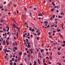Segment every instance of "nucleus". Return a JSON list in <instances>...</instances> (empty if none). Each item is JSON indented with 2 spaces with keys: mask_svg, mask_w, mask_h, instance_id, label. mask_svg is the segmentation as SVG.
I'll return each instance as SVG.
<instances>
[{
  "mask_svg": "<svg viewBox=\"0 0 65 65\" xmlns=\"http://www.w3.org/2000/svg\"><path fill=\"white\" fill-rule=\"evenodd\" d=\"M12 26L14 28H15L17 27L16 26V25H15L14 23H13L12 24Z\"/></svg>",
  "mask_w": 65,
  "mask_h": 65,
  "instance_id": "f257e3e1",
  "label": "nucleus"
},
{
  "mask_svg": "<svg viewBox=\"0 0 65 65\" xmlns=\"http://www.w3.org/2000/svg\"><path fill=\"white\" fill-rule=\"evenodd\" d=\"M27 47L28 48H30V47H31V45H30V44H29V45H28Z\"/></svg>",
  "mask_w": 65,
  "mask_h": 65,
  "instance_id": "f03ea898",
  "label": "nucleus"
},
{
  "mask_svg": "<svg viewBox=\"0 0 65 65\" xmlns=\"http://www.w3.org/2000/svg\"><path fill=\"white\" fill-rule=\"evenodd\" d=\"M4 22V20L2 19L1 20V22L0 21V23H3Z\"/></svg>",
  "mask_w": 65,
  "mask_h": 65,
  "instance_id": "7ed1b4c3",
  "label": "nucleus"
},
{
  "mask_svg": "<svg viewBox=\"0 0 65 65\" xmlns=\"http://www.w3.org/2000/svg\"><path fill=\"white\" fill-rule=\"evenodd\" d=\"M11 34L12 36H14V35H15L16 34V33H12Z\"/></svg>",
  "mask_w": 65,
  "mask_h": 65,
  "instance_id": "20e7f679",
  "label": "nucleus"
},
{
  "mask_svg": "<svg viewBox=\"0 0 65 65\" xmlns=\"http://www.w3.org/2000/svg\"><path fill=\"white\" fill-rule=\"evenodd\" d=\"M26 42H29V39H26Z\"/></svg>",
  "mask_w": 65,
  "mask_h": 65,
  "instance_id": "39448f33",
  "label": "nucleus"
},
{
  "mask_svg": "<svg viewBox=\"0 0 65 65\" xmlns=\"http://www.w3.org/2000/svg\"><path fill=\"white\" fill-rule=\"evenodd\" d=\"M25 35H27V34H26V33H25V34L23 35V37H25L26 36Z\"/></svg>",
  "mask_w": 65,
  "mask_h": 65,
  "instance_id": "423d86ee",
  "label": "nucleus"
},
{
  "mask_svg": "<svg viewBox=\"0 0 65 65\" xmlns=\"http://www.w3.org/2000/svg\"><path fill=\"white\" fill-rule=\"evenodd\" d=\"M38 16H43V15H42V14H39Z\"/></svg>",
  "mask_w": 65,
  "mask_h": 65,
  "instance_id": "0eeeda50",
  "label": "nucleus"
},
{
  "mask_svg": "<svg viewBox=\"0 0 65 65\" xmlns=\"http://www.w3.org/2000/svg\"><path fill=\"white\" fill-rule=\"evenodd\" d=\"M36 64V61H34V65H37Z\"/></svg>",
  "mask_w": 65,
  "mask_h": 65,
  "instance_id": "6e6552de",
  "label": "nucleus"
},
{
  "mask_svg": "<svg viewBox=\"0 0 65 65\" xmlns=\"http://www.w3.org/2000/svg\"><path fill=\"white\" fill-rule=\"evenodd\" d=\"M29 30V31H32V27H30Z\"/></svg>",
  "mask_w": 65,
  "mask_h": 65,
  "instance_id": "1a4fd4ad",
  "label": "nucleus"
},
{
  "mask_svg": "<svg viewBox=\"0 0 65 65\" xmlns=\"http://www.w3.org/2000/svg\"><path fill=\"white\" fill-rule=\"evenodd\" d=\"M19 54L20 56H21V55H22V52H20L19 53Z\"/></svg>",
  "mask_w": 65,
  "mask_h": 65,
  "instance_id": "9d476101",
  "label": "nucleus"
},
{
  "mask_svg": "<svg viewBox=\"0 0 65 65\" xmlns=\"http://www.w3.org/2000/svg\"><path fill=\"white\" fill-rule=\"evenodd\" d=\"M57 54H58V55H61V53L58 52Z\"/></svg>",
  "mask_w": 65,
  "mask_h": 65,
  "instance_id": "9b49d317",
  "label": "nucleus"
},
{
  "mask_svg": "<svg viewBox=\"0 0 65 65\" xmlns=\"http://www.w3.org/2000/svg\"><path fill=\"white\" fill-rule=\"evenodd\" d=\"M16 27V29H18V30H19V29H20V27Z\"/></svg>",
  "mask_w": 65,
  "mask_h": 65,
  "instance_id": "f8f14e48",
  "label": "nucleus"
},
{
  "mask_svg": "<svg viewBox=\"0 0 65 65\" xmlns=\"http://www.w3.org/2000/svg\"><path fill=\"white\" fill-rule=\"evenodd\" d=\"M54 7L55 8H59V7H58V6H55Z\"/></svg>",
  "mask_w": 65,
  "mask_h": 65,
  "instance_id": "ddd939ff",
  "label": "nucleus"
},
{
  "mask_svg": "<svg viewBox=\"0 0 65 65\" xmlns=\"http://www.w3.org/2000/svg\"><path fill=\"white\" fill-rule=\"evenodd\" d=\"M14 58H13L12 59V61H14Z\"/></svg>",
  "mask_w": 65,
  "mask_h": 65,
  "instance_id": "4468645a",
  "label": "nucleus"
},
{
  "mask_svg": "<svg viewBox=\"0 0 65 65\" xmlns=\"http://www.w3.org/2000/svg\"><path fill=\"white\" fill-rule=\"evenodd\" d=\"M41 53H43V51H44L42 49L41 50Z\"/></svg>",
  "mask_w": 65,
  "mask_h": 65,
  "instance_id": "2eb2a0df",
  "label": "nucleus"
},
{
  "mask_svg": "<svg viewBox=\"0 0 65 65\" xmlns=\"http://www.w3.org/2000/svg\"><path fill=\"white\" fill-rule=\"evenodd\" d=\"M9 27H8V29L7 30V32H8L9 31Z\"/></svg>",
  "mask_w": 65,
  "mask_h": 65,
  "instance_id": "dca6fc26",
  "label": "nucleus"
},
{
  "mask_svg": "<svg viewBox=\"0 0 65 65\" xmlns=\"http://www.w3.org/2000/svg\"><path fill=\"white\" fill-rule=\"evenodd\" d=\"M3 30L4 31H5V32L6 31V30H5V28H3Z\"/></svg>",
  "mask_w": 65,
  "mask_h": 65,
  "instance_id": "f3484780",
  "label": "nucleus"
},
{
  "mask_svg": "<svg viewBox=\"0 0 65 65\" xmlns=\"http://www.w3.org/2000/svg\"><path fill=\"white\" fill-rule=\"evenodd\" d=\"M3 42L4 45H5V40H4Z\"/></svg>",
  "mask_w": 65,
  "mask_h": 65,
  "instance_id": "a211bd4d",
  "label": "nucleus"
},
{
  "mask_svg": "<svg viewBox=\"0 0 65 65\" xmlns=\"http://www.w3.org/2000/svg\"><path fill=\"white\" fill-rule=\"evenodd\" d=\"M43 63H45L44 62H45V59H43Z\"/></svg>",
  "mask_w": 65,
  "mask_h": 65,
  "instance_id": "6ab92c4d",
  "label": "nucleus"
},
{
  "mask_svg": "<svg viewBox=\"0 0 65 65\" xmlns=\"http://www.w3.org/2000/svg\"><path fill=\"white\" fill-rule=\"evenodd\" d=\"M45 23V24H48V22H47V21H45L44 22V23Z\"/></svg>",
  "mask_w": 65,
  "mask_h": 65,
  "instance_id": "aec40b11",
  "label": "nucleus"
},
{
  "mask_svg": "<svg viewBox=\"0 0 65 65\" xmlns=\"http://www.w3.org/2000/svg\"><path fill=\"white\" fill-rule=\"evenodd\" d=\"M51 10L52 11H53L54 10V9H51Z\"/></svg>",
  "mask_w": 65,
  "mask_h": 65,
  "instance_id": "412c9836",
  "label": "nucleus"
},
{
  "mask_svg": "<svg viewBox=\"0 0 65 65\" xmlns=\"http://www.w3.org/2000/svg\"><path fill=\"white\" fill-rule=\"evenodd\" d=\"M57 32H60L61 31V30H60L59 29L57 30Z\"/></svg>",
  "mask_w": 65,
  "mask_h": 65,
  "instance_id": "4be33fe9",
  "label": "nucleus"
},
{
  "mask_svg": "<svg viewBox=\"0 0 65 65\" xmlns=\"http://www.w3.org/2000/svg\"><path fill=\"white\" fill-rule=\"evenodd\" d=\"M60 14L61 15L62 14L63 15H64V13H63V12H62V13H61Z\"/></svg>",
  "mask_w": 65,
  "mask_h": 65,
  "instance_id": "5701e85b",
  "label": "nucleus"
},
{
  "mask_svg": "<svg viewBox=\"0 0 65 65\" xmlns=\"http://www.w3.org/2000/svg\"><path fill=\"white\" fill-rule=\"evenodd\" d=\"M31 15H32V13L30 12L29 13V16H31Z\"/></svg>",
  "mask_w": 65,
  "mask_h": 65,
  "instance_id": "b1692460",
  "label": "nucleus"
},
{
  "mask_svg": "<svg viewBox=\"0 0 65 65\" xmlns=\"http://www.w3.org/2000/svg\"><path fill=\"white\" fill-rule=\"evenodd\" d=\"M3 6H0V8H3Z\"/></svg>",
  "mask_w": 65,
  "mask_h": 65,
  "instance_id": "393cba45",
  "label": "nucleus"
},
{
  "mask_svg": "<svg viewBox=\"0 0 65 65\" xmlns=\"http://www.w3.org/2000/svg\"><path fill=\"white\" fill-rule=\"evenodd\" d=\"M34 10H36L37 9H36V8H34Z\"/></svg>",
  "mask_w": 65,
  "mask_h": 65,
  "instance_id": "a878e982",
  "label": "nucleus"
},
{
  "mask_svg": "<svg viewBox=\"0 0 65 65\" xmlns=\"http://www.w3.org/2000/svg\"><path fill=\"white\" fill-rule=\"evenodd\" d=\"M8 6H10V3H9V4H8Z\"/></svg>",
  "mask_w": 65,
  "mask_h": 65,
  "instance_id": "bb28decb",
  "label": "nucleus"
},
{
  "mask_svg": "<svg viewBox=\"0 0 65 65\" xmlns=\"http://www.w3.org/2000/svg\"><path fill=\"white\" fill-rule=\"evenodd\" d=\"M7 11V9H5V12H6V11Z\"/></svg>",
  "mask_w": 65,
  "mask_h": 65,
  "instance_id": "cd10ccee",
  "label": "nucleus"
},
{
  "mask_svg": "<svg viewBox=\"0 0 65 65\" xmlns=\"http://www.w3.org/2000/svg\"><path fill=\"white\" fill-rule=\"evenodd\" d=\"M6 2H5L3 3L4 4H6Z\"/></svg>",
  "mask_w": 65,
  "mask_h": 65,
  "instance_id": "c85d7f7f",
  "label": "nucleus"
},
{
  "mask_svg": "<svg viewBox=\"0 0 65 65\" xmlns=\"http://www.w3.org/2000/svg\"><path fill=\"white\" fill-rule=\"evenodd\" d=\"M24 10L25 11H27V9L26 8L24 9Z\"/></svg>",
  "mask_w": 65,
  "mask_h": 65,
  "instance_id": "c756f323",
  "label": "nucleus"
},
{
  "mask_svg": "<svg viewBox=\"0 0 65 65\" xmlns=\"http://www.w3.org/2000/svg\"><path fill=\"white\" fill-rule=\"evenodd\" d=\"M39 32V30H37L36 31V33H38Z\"/></svg>",
  "mask_w": 65,
  "mask_h": 65,
  "instance_id": "7c9ffc66",
  "label": "nucleus"
},
{
  "mask_svg": "<svg viewBox=\"0 0 65 65\" xmlns=\"http://www.w3.org/2000/svg\"><path fill=\"white\" fill-rule=\"evenodd\" d=\"M25 25H28V24H27V23H26V22H25Z\"/></svg>",
  "mask_w": 65,
  "mask_h": 65,
  "instance_id": "2f4dec72",
  "label": "nucleus"
},
{
  "mask_svg": "<svg viewBox=\"0 0 65 65\" xmlns=\"http://www.w3.org/2000/svg\"><path fill=\"white\" fill-rule=\"evenodd\" d=\"M33 31H35V30H34V29H32V32H34Z\"/></svg>",
  "mask_w": 65,
  "mask_h": 65,
  "instance_id": "473e14b6",
  "label": "nucleus"
},
{
  "mask_svg": "<svg viewBox=\"0 0 65 65\" xmlns=\"http://www.w3.org/2000/svg\"><path fill=\"white\" fill-rule=\"evenodd\" d=\"M49 38H51L52 37V36H49Z\"/></svg>",
  "mask_w": 65,
  "mask_h": 65,
  "instance_id": "72a5a7b5",
  "label": "nucleus"
},
{
  "mask_svg": "<svg viewBox=\"0 0 65 65\" xmlns=\"http://www.w3.org/2000/svg\"><path fill=\"white\" fill-rule=\"evenodd\" d=\"M28 35L27 36H30V34L29 33V32L28 33Z\"/></svg>",
  "mask_w": 65,
  "mask_h": 65,
  "instance_id": "f704fd0d",
  "label": "nucleus"
},
{
  "mask_svg": "<svg viewBox=\"0 0 65 65\" xmlns=\"http://www.w3.org/2000/svg\"><path fill=\"white\" fill-rule=\"evenodd\" d=\"M37 40H39V37H37Z\"/></svg>",
  "mask_w": 65,
  "mask_h": 65,
  "instance_id": "c9c22d12",
  "label": "nucleus"
},
{
  "mask_svg": "<svg viewBox=\"0 0 65 65\" xmlns=\"http://www.w3.org/2000/svg\"><path fill=\"white\" fill-rule=\"evenodd\" d=\"M55 17V15H53V19H54Z\"/></svg>",
  "mask_w": 65,
  "mask_h": 65,
  "instance_id": "e433bc0d",
  "label": "nucleus"
},
{
  "mask_svg": "<svg viewBox=\"0 0 65 65\" xmlns=\"http://www.w3.org/2000/svg\"><path fill=\"white\" fill-rule=\"evenodd\" d=\"M40 32H39L38 33V35H40Z\"/></svg>",
  "mask_w": 65,
  "mask_h": 65,
  "instance_id": "4c0bfd02",
  "label": "nucleus"
},
{
  "mask_svg": "<svg viewBox=\"0 0 65 65\" xmlns=\"http://www.w3.org/2000/svg\"><path fill=\"white\" fill-rule=\"evenodd\" d=\"M24 61L26 62L27 61V59H26V58H25L24 59Z\"/></svg>",
  "mask_w": 65,
  "mask_h": 65,
  "instance_id": "58836bf2",
  "label": "nucleus"
},
{
  "mask_svg": "<svg viewBox=\"0 0 65 65\" xmlns=\"http://www.w3.org/2000/svg\"><path fill=\"white\" fill-rule=\"evenodd\" d=\"M48 34H49V35H50V34H51V33L50 32H48Z\"/></svg>",
  "mask_w": 65,
  "mask_h": 65,
  "instance_id": "ea45409f",
  "label": "nucleus"
},
{
  "mask_svg": "<svg viewBox=\"0 0 65 65\" xmlns=\"http://www.w3.org/2000/svg\"><path fill=\"white\" fill-rule=\"evenodd\" d=\"M27 43V44L28 45L30 44V43H29V42H27V43Z\"/></svg>",
  "mask_w": 65,
  "mask_h": 65,
  "instance_id": "a19ab883",
  "label": "nucleus"
},
{
  "mask_svg": "<svg viewBox=\"0 0 65 65\" xmlns=\"http://www.w3.org/2000/svg\"><path fill=\"white\" fill-rule=\"evenodd\" d=\"M43 64L44 65H46V63H44Z\"/></svg>",
  "mask_w": 65,
  "mask_h": 65,
  "instance_id": "79ce46f5",
  "label": "nucleus"
},
{
  "mask_svg": "<svg viewBox=\"0 0 65 65\" xmlns=\"http://www.w3.org/2000/svg\"><path fill=\"white\" fill-rule=\"evenodd\" d=\"M14 6V7H16V6H17V5H13Z\"/></svg>",
  "mask_w": 65,
  "mask_h": 65,
  "instance_id": "37998d69",
  "label": "nucleus"
},
{
  "mask_svg": "<svg viewBox=\"0 0 65 65\" xmlns=\"http://www.w3.org/2000/svg\"><path fill=\"white\" fill-rule=\"evenodd\" d=\"M14 62H17V60H15L14 61Z\"/></svg>",
  "mask_w": 65,
  "mask_h": 65,
  "instance_id": "c03bdc74",
  "label": "nucleus"
},
{
  "mask_svg": "<svg viewBox=\"0 0 65 65\" xmlns=\"http://www.w3.org/2000/svg\"><path fill=\"white\" fill-rule=\"evenodd\" d=\"M14 49L17 50L18 49V48H17V47H15V48H14Z\"/></svg>",
  "mask_w": 65,
  "mask_h": 65,
  "instance_id": "a18cd8bd",
  "label": "nucleus"
},
{
  "mask_svg": "<svg viewBox=\"0 0 65 65\" xmlns=\"http://www.w3.org/2000/svg\"><path fill=\"white\" fill-rule=\"evenodd\" d=\"M63 43H64V44H65V41H63Z\"/></svg>",
  "mask_w": 65,
  "mask_h": 65,
  "instance_id": "49530a36",
  "label": "nucleus"
},
{
  "mask_svg": "<svg viewBox=\"0 0 65 65\" xmlns=\"http://www.w3.org/2000/svg\"><path fill=\"white\" fill-rule=\"evenodd\" d=\"M9 44V43H8V42H7V45H8V44Z\"/></svg>",
  "mask_w": 65,
  "mask_h": 65,
  "instance_id": "de8ad7c7",
  "label": "nucleus"
},
{
  "mask_svg": "<svg viewBox=\"0 0 65 65\" xmlns=\"http://www.w3.org/2000/svg\"><path fill=\"white\" fill-rule=\"evenodd\" d=\"M10 64L11 65H12V62H11L10 63Z\"/></svg>",
  "mask_w": 65,
  "mask_h": 65,
  "instance_id": "09e8293b",
  "label": "nucleus"
},
{
  "mask_svg": "<svg viewBox=\"0 0 65 65\" xmlns=\"http://www.w3.org/2000/svg\"><path fill=\"white\" fill-rule=\"evenodd\" d=\"M13 52H15V50H13Z\"/></svg>",
  "mask_w": 65,
  "mask_h": 65,
  "instance_id": "8fccbe9b",
  "label": "nucleus"
},
{
  "mask_svg": "<svg viewBox=\"0 0 65 65\" xmlns=\"http://www.w3.org/2000/svg\"><path fill=\"white\" fill-rule=\"evenodd\" d=\"M51 62L50 61H49V64H51Z\"/></svg>",
  "mask_w": 65,
  "mask_h": 65,
  "instance_id": "3c124183",
  "label": "nucleus"
},
{
  "mask_svg": "<svg viewBox=\"0 0 65 65\" xmlns=\"http://www.w3.org/2000/svg\"><path fill=\"white\" fill-rule=\"evenodd\" d=\"M47 28H49V27H50V25H48V26H47Z\"/></svg>",
  "mask_w": 65,
  "mask_h": 65,
  "instance_id": "603ef678",
  "label": "nucleus"
},
{
  "mask_svg": "<svg viewBox=\"0 0 65 65\" xmlns=\"http://www.w3.org/2000/svg\"><path fill=\"white\" fill-rule=\"evenodd\" d=\"M10 38L9 37H8L7 38V40L8 39H9Z\"/></svg>",
  "mask_w": 65,
  "mask_h": 65,
  "instance_id": "864d4df0",
  "label": "nucleus"
},
{
  "mask_svg": "<svg viewBox=\"0 0 65 65\" xmlns=\"http://www.w3.org/2000/svg\"><path fill=\"white\" fill-rule=\"evenodd\" d=\"M5 58L6 59H7V56H5Z\"/></svg>",
  "mask_w": 65,
  "mask_h": 65,
  "instance_id": "5fc2aeb1",
  "label": "nucleus"
},
{
  "mask_svg": "<svg viewBox=\"0 0 65 65\" xmlns=\"http://www.w3.org/2000/svg\"><path fill=\"white\" fill-rule=\"evenodd\" d=\"M26 53H25L24 54V56H26Z\"/></svg>",
  "mask_w": 65,
  "mask_h": 65,
  "instance_id": "6e6d98bb",
  "label": "nucleus"
},
{
  "mask_svg": "<svg viewBox=\"0 0 65 65\" xmlns=\"http://www.w3.org/2000/svg\"><path fill=\"white\" fill-rule=\"evenodd\" d=\"M14 32L15 33V32H16V30H14Z\"/></svg>",
  "mask_w": 65,
  "mask_h": 65,
  "instance_id": "4d7b16f0",
  "label": "nucleus"
},
{
  "mask_svg": "<svg viewBox=\"0 0 65 65\" xmlns=\"http://www.w3.org/2000/svg\"><path fill=\"white\" fill-rule=\"evenodd\" d=\"M9 32H8L7 33V35H8L9 34Z\"/></svg>",
  "mask_w": 65,
  "mask_h": 65,
  "instance_id": "13d9d810",
  "label": "nucleus"
},
{
  "mask_svg": "<svg viewBox=\"0 0 65 65\" xmlns=\"http://www.w3.org/2000/svg\"><path fill=\"white\" fill-rule=\"evenodd\" d=\"M14 39L15 40L16 39V37H14Z\"/></svg>",
  "mask_w": 65,
  "mask_h": 65,
  "instance_id": "bf43d9fd",
  "label": "nucleus"
},
{
  "mask_svg": "<svg viewBox=\"0 0 65 65\" xmlns=\"http://www.w3.org/2000/svg\"><path fill=\"white\" fill-rule=\"evenodd\" d=\"M17 13H19V11L18 10H17Z\"/></svg>",
  "mask_w": 65,
  "mask_h": 65,
  "instance_id": "052dcab7",
  "label": "nucleus"
},
{
  "mask_svg": "<svg viewBox=\"0 0 65 65\" xmlns=\"http://www.w3.org/2000/svg\"><path fill=\"white\" fill-rule=\"evenodd\" d=\"M58 18H59V19H60V15H59L58 16Z\"/></svg>",
  "mask_w": 65,
  "mask_h": 65,
  "instance_id": "680f3d73",
  "label": "nucleus"
},
{
  "mask_svg": "<svg viewBox=\"0 0 65 65\" xmlns=\"http://www.w3.org/2000/svg\"><path fill=\"white\" fill-rule=\"evenodd\" d=\"M58 18H59V19H60V15H59L58 16Z\"/></svg>",
  "mask_w": 65,
  "mask_h": 65,
  "instance_id": "e2e57ef3",
  "label": "nucleus"
},
{
  "mask_svg": "<svg viewBox=\"0 0 65 65\" xmlns=\"http://www.w3.org/2000/svg\"><path fill=\"white\" fill-rule=\"evenodd\" d=\"M14 65H17V64H16V63L14 62Z\"/></svg>",
  "mask_w": 65,
  "mask_h": 65,
  "instance_id": "0e129e2a",
  "label": "nucleus"
},
{
  "mask_svg": "<svg viewBox=\"0 0 65 65\" xmlns=\"http://www.w3.org/2000/svg\"><path fill=\"white\" fill-rule=\"evenodd\" d=\"M26 27H27V28H28V25H26Z\"/></svg>",
  "mask_w": 65,
  "mask_h": 65,
  "instance_id": "69168bd1",
  "label": "nucleus"
},
{
  "mask_svg": "<svg viewBox=\"0 0 65 65\" xmlns=\"http://www.w3.org/2000/svg\"><path fill=\"white\" fill-rule=\"evenodd\" d=\"M56 12H59V11H58V10H57L56 11Z\"/></svg>",
  "mask_w": 65,
  "mask_h": 65,
  "instance_id": "338daca9",
  "label": "nucleus"
},
{
  "mask_svg": "<svg viewBox=\"0 0 65 65\" xmlns=\"http://www.w3.org/2000/svg\"><path fill=\"white\" fill-rule=\"evenodd\" d=\"M46 59H48V57L47 56L46 57Z\"/></svg>",
  "mask_w": 65,
  "mask_h": 65,
  "instance_id": "774afa93",
  "label": "nucleus"
}]
</instances>
